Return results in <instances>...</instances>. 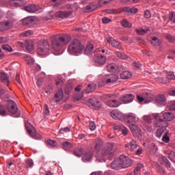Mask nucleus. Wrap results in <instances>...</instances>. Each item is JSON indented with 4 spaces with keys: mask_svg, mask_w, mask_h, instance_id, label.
<instances>
[{
    "mask_svg": "<svg viewBox=\"0 0 175 175\" xmlns=\"http://www.w3.org/2000/svg\"><path fill=\"white\" fill-rule=\"evenodd\" d=\"M51 40L52 49L54 51H56V53H59L62 46H65V44H68V43L70 42V36L66 34H57L53 36Z\"/></svg>",
    "mask_w": 175,
    "mask_h": 175,
    "instance_id": "obj_1",
    "label": "nucleus"
},
{
    "mask_svg": "<svg viewBox=\"0 0 175 175\" xmlns=\"http://www.w3.org/2000/svg\"><path fill=\"white\" fill-rule=\"evenodd\" d=\"M116 152V144L113 142H108L104 145V148L97 152L96 159L98 162H106V157L113 155Z\"/></svg>",
    "mask_w": 175,
    "mask_h": 175,
    "instance_id": "obj_2",
    "label": "nucleus"
},
{
    "mask_svg": "<svg viewBox=\"0 0 175 175\" xmlns=\"http://www.w3.org/2000/svg\"><path fill=\"white\" fill-rule=\"evenodd\" d=\"M67 50L68 54H70L71 55H79V54H81V53H83L84 46H83V44L80 40L74 39L69 44Z\"/></svg>",
    "mask_w": 175,
    "mask_h": 175,
    "instance_id": "obj_3",
    "label": "nucleus"
},
{
    "mask_svg": "<svg viewBox=\"0 0 175 175\" xmlns=\"http://www.w3.org/2000/svg\"><path fill=\"white\" fill-rule=\"evenodd\" d=\"M7 110L12 114V116H15V117H20L21 116V112L18 111V108H17V104L14 103V101L12 100H8L7 103Z\"/></svg>",
    "mask_w": 175,
    "mask_h": 175,
    "instance_id": "obj_4",
    "label": "nucleus"
},
{
    "mask_svg": "<svg viewBox=\"0 0 175 175\" xmlns=\"http://www.w3.org/2000/svg\"><path fill=\"white\" fill-rule=\"evenodd\" d=\"M40 55H46L50 51V43L47 40H44L39 42L37 49Z\"/></svg>",
    "mask_w": 175,
    "mask_h": 175,
    "instance_id": "obj_5",
    "label": "nucleus"
},
{
    "mask_svg": "<svg viewBox=\"0 0 175 175\" xmlns=\"http://www.w3.org/2000/svg\"><path fill=\"white\" fill-rule=\"evenodd\" d=\"M39 23V19L36 16H29L23 20V24L25 27H32Z\"/></svg>",
    "mask_w": 175,
    "mask_h": 175,
    "instance_id": "obj_6",
    "label": "nucleus"
},
{
    "mask_svg": "<svg viewBox=\"0 0 175 175\" xmlns=\"http://www.w3.org/2000/svg\"><path fill=\"white\" fill-rule=\"evenodd\" d=\"M119 159L120 161L122 169H126V167H129L133 163L132 159L124 155H120Z\"/></svg>",
    "mask_w": 175,
    "mask_h": 175,
    "instance_id": "obj_7",
    "label": "nucleus"
},
{
    "mask_svg": "<svg viewBox=\"0 0 175 175\" xmlns=\"http://www.w3.org/2000/svg\"><path fill=\"white\" fill-rule=\"evenodd\" d=\"M153 118L156 120L155 125L157 128H165V126H167V122L163 120V119L159 118V115L158 113H154Z\"/></svg>",
    "mask_w": 175,
    "mask_h": 175,
    "instance_id": "obj_8",
    "label": "nucleus"
},
{
    "mask_svg": "<svg viewBox=\"0 0 175 175\" xmlns=\"http://www.w3.org/2000/svg\"><path fill=\"white\" fill-rule=\"evenodd\" d=\"M62 98H64V90L59 89L55 94L54 98L50 100V103H53V102H55V103H58V102H61Z\"/></svg>",
    "mask_w": 175,
    "mask_h": 175,
    "instance_id": "obj_9",
    "label": "nucleus"
},
{
    "mask_svg": "<svg viewBox=\"0 0 175 175\" xmlns=\"http://www.w3.org/2000/svg\"><path fill=\"white\" fill-rule=\"evenodd\" d=\"M137 99L139 103H142L143 102V100H145L146 103H150V102L152 100L151 96L148 94V93H143L141 95L137 96Z\"/></svg>",
    "mask_w": 175,
    "mask_h": 175,
    "instance_id": "obj_10",
    "label": "nucleus"
},
{
    "mask_svg": "<svg viewBox=\"0 0 175 175\" xmlns=\"http://www.w3.org/2000/svg\"><path fill=\"white\" fill-rule=\"evenodd\" d=\"M89 107L94 109V110H98L102 107V103L98 101L96 99L90 98L88 102Z\"/></svg>",
    "mask_w": 175,
    "mask_h": 175,
    "instance_id": "obj_11",
    "label": "nucleus"
},
{
    "mask_svg": "<svg viewBox=\"0 0 175 175\" xmlns=\"http://www.w3.org/2000/svg\"><path fill=\"white\" fill-rule=\"evenodd\" d=\"M135 99V96L132 94H124L120 98V102L122 103H131L133 102Z\"/></svg>",
    "mask_w": 175,
    "mask_h": 175,
    "instance_id": "obj_12",
    "label": "nucleus"
},
{
    "mask_svg": "<svg viewBox=\"0 0 175 175\" xmlns=\"http://www.w3.org/2000/svg\"><path fill=\"white\" fill-rule=\"evenodd\" d=\"M117 80H118V76L113 75L109 77H106L103 79V81L106 84H114V83H117Z\"/></svg>",
    "mask_w": 175,
    "mask_h": 175,
    "instance_id": "obj_13",
    "label": "nucleus"
},
{
    "mask_svg": "<svg viewBox=\"0 0 175 175\" xmlns=\"http://www.w3.org/2000/svg\"><path fill=\"white\" fill-rule=\"evenodd\" d=\"M24 9L26 12H28L29 13H35L40 10V7L35 4H29L27 6H25Z\"/></svg>",
    "mask_w": 175,
    "mask_h": 175,
    "instance_id": "obj_14",
    "label": "nucleus"
},
{
    "mask_svg": "<svg viewBox=\"0 0 175 175\" xmlns=\"http://www.w3.org/2000/svg\"><path fill=\"white\" fill-rule=\"evenodd\" d=\"M123 120L124 122L127 124H131L132 122H136V116L133 113H126L123 116Z\"/></svg>",
    "mask_w": 175,
    "mask_h": 175,
    "instance_id": "obj_15",
    "label": "nucleus"
},
{
    "mask_svg": "<svg viewBox=\"0 0 175 175\" xmlns=\"http://www.w3.org/2000/svg\"><path fill=\"white\" fill-rule=\"evenodd\" d=\"M93 146L94 147V150L96 151H100V148H102V146H103V140L100 138H96L93 140Z\"/></svg>",
    "mask_w": 175,
    "mask_h": 175,
    "instance_id": "obj_16",
    "label": "nucleus"
},
{
    "mask_svg": "<svg viewBox=\"0 0 175 175\" xmlns=\"http://www.w3.org/2000/svg\"><path fill=\"white\" fill-rule=\"evenodd\" d=\"M121 105H122V102H121L120 99L118 100L116 99H109L107 101V105H108L109 107H118L119 106H121Z\"/></svg>",
    "mask_w": 175,
    "mask_h": 175,
    "instance_id": "obj_17",
    "label": "nucleus"
},
{
    "mask_svg": "<svg viewBox=\"0 0 175 175\" xmlns=\"http://www.w3.org/2000/svg\"><path fill=\"white\" fill-rule=\"evenodd\" d=\"M26 129L30 136L33 137V136L36 135V129L32 124H31L29 122L25 123Z\"/></svg>",
    "mask_w": 175,
    "mask_h": 175,
    "instance_id": "obj_18",
    "label": "nucleus"
},
{
    "mask_svg": "<svg viewBox=\"0 0 175 175\" xmlns=\"http://www.w3.org/2000/svg\"><path fill=\"white\" fill-rule=\"evenodd\" d=\"M107 43H109L112 47H115V49H118L120 50L122 47L121 44L117 42L113 38H107Z\"/></svg>",
    "mask_w": 175,
    "mask_h": 175,
    "instance_id": "obj_19",
    "label": "nucleus"
},
{
    "mask_svg": "<svg viewBox=\"0 0 175 175\" xmlns=\"http://www.w3.org/2000/svg\"><path fill=\"white\" fill-rule=\"evenodd\" d=\"M94 62L96 64H98V65H105V62H106V56L100 54L94 58Z\"/></svg>",
    "mask_w": 175,
    "mask_h": 175,
    "instance_id": "obj_20",
    "label": "nucleus"
},
{
    "mask_svg": "<svg viewBox=\"0 0 175 175\" xmlns=\"http://www.w3.org/2000/svg\"><path fill=\"white\" fill-rule=\"evenodd\" d=\"M72 15V12L68 11V12H64V11H60L57 12L55 14V17L57 18H66V17H69V16Z\"/></svg>",
    "mask_w": 175,
    "mask_h": 175,
    "instance_id": "obj_21",
    "label": "nucleus"
},
{
    "mask_svg": "<svg viewBox=\"0 0 175 175\" xmlns=\"http://www.w3.org/2000/svg\"><path fill=\"white\" fill-rule=\"evenodd\" d=\"M113 129L115 131H121L122 135H124V136H126V135H128V129H126V127L124 126V125L120 124V125H118V124H114L113 125Z\"/></svg>",
    "mask_w": 175,
    "mask_h": 175,
    "instance_id": "obj_22",
    "label": "nucleus"
},
{
    "mask_svg": "<svg viewBox=\"0 0 175 175\" xmlns=\"http://www.w3.org/2000/svg\"><path fill=\"white\" fill-rule=\"evenodd\" d=\"M156 103L159 105L160 106H165L166 105V98L163 94H160L157 96L156 98Z\"/></svg>",
    "mask_w": 175,
    "mask_h": 175,
    "instance_id": "obj_23",
    "label": "nucleus"
},
{
    "mask_svg": "<svg viewBox=\"0 0 175 175\" xmlns=\"http://www.w3.org/2000/svg\"><path fill=\"white\" fill-rule=\"evenodd\" d=\"M159 162L160 164L163 165V166H165L167 168L170 167V161L167 160V158L163 156H160L159 158Z\"/></svg>",
    "mask_w": 175,
    "mask_h": 175,
    "instance_id": "obj_24",
    "label": "nucleus"
},
{
    "mask_svg": "<svg viewBox=\"0 0 175 175\" xmlns=\"http://www.w3.org/2000/svg\"><path fill=\"white\" fill-rule=\"evenodd\" d=\"M111 169H115L116 170L122 169V165H121L120 157L118 159H116L111 163Z\"/></svg>",
    "mask_w": 175,
    "mask_h": 175,
    "instance_id": "obj_25",
    "label": "nucleus"
},
{
    "mask_svg": "<svg viewBox=\"0 0 175 175\" xmlns=\"http://www.w3.org/2000/svg\"><path fill=\"white\" fill-rule=\"evenodd\" d=\"M12 27V22L6 21L0 23V31H8Z\"/></svg>",
    "mask_w": 175,
    "mask_h": 175,
    "instance_id": "obj_26",
    "label": "nucleus"
},
{
    "mask_svg": "<svg viewBox=\"0 0 175 175\" xmlns=\"http://www.w3.org/2000/svg\"><path fill=\"white\" fill-rule=\"evenodd\" d=\"M122 10L124 12H125V13H127V14H129V16H131V14H136V13H137V8H129V7H124L122 8Z\"/></svg>",
    "mask_w": 175,
    "mask_h": 175,
    "instance_id": "obj_27",
    "label": "nucleus"
},
{
    "mask_svg": "<svg viewBox=\"0 0 175 175\" xmlns=\"http://www.w3.org/2000/svg\"><path fill=\"white\" fill-rule=\"evenodd\" d=\"M126 148H129L130 151H135L137 148V144L135 141H131L124 145Z\"/></svg>",
    "mask_w": 175,
    "mask_h": 175,
    "instance_id": "obj_28",
    "label": "nucleus"
},
{
    "mask_svg": "<svg viewBox=\"0 0 175 175\" xmlns=\"http://www.w3.org/2000/svg\"><path fill=\"white\" fill-rule=\"evenodd\" d=\"M163 118L165 120V121H173L174 120V114L172 112H165L162 114Z\"/></svg>",
    "mask_w": 175,
    "mask_h": 175,
    "instance_id": "obj_29",
    "label": "nucleus"
},
{
    "mask_svg": "<svg viewBox=\"0 0 175 175\" xmlns=\"http://www.w3.org/2000/svg\"><path fill=\"white\" fill-rule=\"evenodd\" d=\"M111 116L113 120H121L124 117L121 112L116 110H113L111 112Z\"/></svg>",
    "mask_w": 175,
    "mask_h": 175,
    "instance_id": "obj_30",
    "label": "nucleus"
},
{
    "mask_svg": "<svg viewBox=\"0 0 175 175\" xmlns=\"http://www.w3.org/2000/svg\"><path fill=\"white\" fill-rule=\"evenodd\" d=\"M23 59H25V62H27V64L30 66H32V65L35 64V60L30 55H23Z\"/></svg>",
    "mask_w": 175,
    "mask_h": 175,
    "instance_id": "obj_31",
    "label": "nucleus"
},
{
    "mask_svg": "<svg viewBox=\"0 0 175 175\" xmlns=\"http://www.w3.org/2000/svg\"><path fill=\"white\" fill-rule=\"evenodd\" d=\"M94 53V45L92 44H88L85 49V54L86 55H91Z\"/></svg>",
    "mask_w": 175,
    "mask_h": 175,
    "instance_id": "obj_32",
    "label": "nucleus"
},
{
    "mask_svg": "<svg viewBox=\"0 0 175 175\" xmlns=\"http://www.w3.org/2000/svg\"><path fill=\"white\" fill-rule=\"evenodd\" d=\"M0 79L2 81V83H4V84H6V85H9V77L5 72H1L0 73Z\"/></svg>",
    "mask_w": 175,
    "mask_h": 175,
    "instance_id": "obj_33",
    "label": "nucleus"
},
{
    "mask_svg": "<svg viewBox=\"0 0 175 175\" xmlns=\"http://www.w3.org/2000/svg\"><path fill=\"white\" fill-rule=\"evenodd\" d=\"M96 5L94 4V3H92L89 5H87L85 8V13H90L91 12H94L95 9H96Z\"/></svg>",
    "mask_w": 175,
    "mask_h": 175,
    "instance_id": "obj_34",
    "label": "nucleus"
},
{
    "mask_svg": "<svg viewBox=\"0 0 175 175\" xmlns=\"http://www.w3.org/2000/svg\"><path fill=\"white\" fill-rule=\"evenodd\" d=\"M62 146L65 151H70L72 150V147H73L72 143L69 142H62Z\"/></svg>",
    "mask_w": 175,
    "mask_h": 175,
    "instance_id": "obj_35",
    "label": "nucleus"
},
{
    "mask_svg": "<svg viewBox=\"0 0 175 175\" xmlns=\"http://www.w3.org/2000/svg\"><path fill=\"white\" fill-rule=\"evenodd\" d=\"M26 49L27 51H32L33 50V41L28 40L25 41Z\"/></svg>",
    "mask_w": 175,
    "mask_h": 175,
    "instance_id": "obj_36",
    "label": "nucleus"
},
{
    "mask_svg": "<svg viewBox=\"0 0 175 175\" xmlns=\"http://www.w3.org/2000/svg\"><path fill=\"white\" fill-rule=\"evenodd\" d=\"M154 114L152 116L150 115H146L143 117V120L145 121L146 124H152V119L154 118Z\"/></svg>",
    "mask_w": 175,
    "mask_h": 175,
    "instance_id": "obj_37",
    "label": "nucleus"
},
{
    "mask_svg": "<svg viewBox=\"0 0 175 175\" xmlns=\"http://www.w3.org/2000/svg\"><path fill=\"white\" fill-rule=\"evenodd\" d=\"M96 88V84L90 83L88 85L85 91L86 94H90V92H92V91H94Z\"/></svg>",
    "mask_w": 175,
    "mask_h": 175,
    "instance_id": "obj_38",
    "label": "nucleus"
},
{
    "mask_svg": "<svg viewBox=\"0 0 175 175\" xmlns=\"http://www.w3.org/2000/svg\"><path fill=\"white\" fill-rule=\"evenodd\" d=\"M120 77L123 79H131V77H132V72L124 71L120 74Z\"/></svg>",
    "mask_w": 175,
    "mask_h": 175,
    "instance_id": "obj_39",
    "label": "nucleus"
},
{
    "mask_svg": "<svg viewBox=\"0 0 175 175\" xmlns=\"http://www.w3.org/2000/svg\"><path fill=\"white\" fill-rule=\"evenodd\" d=\"M91 158H92V152H89L83 156L82 159L84 162H88V161H91Z\"/></svg>",
    "mask_w": 175,
    "mask_h": 175,
    "instance_id": "obj_40",
    "label": "nucleus"
},
{
    "mask_svg": "<svg viewBox=\"0 0 175 175\" xmlns=\"http://www.w3.org/2000/svg\"><path fill=\"white\" fill-rule=\"evenodd\" d=\"M121 24L124 28H131L132 27V23H129L126 19H123L121 21Z\"/></svg>",
    "mask_w": 175,
    "mask_h": 175,
    "instance_id": "obj_41",
    "label": "nucleus"
},
{
    "mask_svg": "<svg viewBox=\"0 0 175 175\" xmlns=\"http://www.w3.org/2000/svg\"><path fill=\"white\" fill-rule=\"evenodd\" d=\"M83 152L84 150H83V148H79L74 152V154L75 155V157H80L83 156Z\"/></svg>",
    "mask_w": 175,
    "mask_h": 175,
    "instance_id": "obj_42",
    "label": "nucleus"
},
{
    "mask_svg": "<svg viewBox=\"0 0 175 175\" xmlns=\"http://www.w3.org/2000/svg\"><path fill=\"white\" fill-rule=\"evenodd\" d=\"M0 116H8L6 108L5 107V105H2V103H0Z\"/></svg>",
    "mask_w": 175,
    "mask_h": 175,
    "instance_id": "obj_43",
    "label": "nucleus"
},
{
    "mask_svg": "<svg viewBox=\"0 0 175 175\" xmlns=\"http://www.w3.org/2000/svg\"><path fill=\"white\" fill-rule=\"evenodd\" d=\"M73 87L72 86L71 83H68L66 85V88L64 89V92L66 95H69V94L70 93V92L72 91Z\"/></svg>",
    "mask_w": 175,
    "mask_h": 175,
    "instance_id": "obj_44",
    "label": "nucleus"
},
{
    "mask_svg": "<svg viewBox=\"0 0 175 175\" xmlns=\"http://www.w3.org/2000/svg\"><path fill=\"white\" fill-rule=\"evenodd\" d=\"M129 129L131 131L132 133L134 134L135 132H137V131H139V126H137V125L136 124H130L129 125Z\"/></svg>",
    "mask_w": 175,
    "mask_h": 175,
    "instance_id": "obj_45",
    "label": "nucleus"
},
{
    "mask_svg": "<svg viewBox=\"0 0 175 175\" xmlns=\"http://www.w3.org/2000/svg\"><path fill=\"white\" fill-rule=\"evenodd\" d=\"M108 72H116V64H109L107 66Z\"/></svg>",
    "mask_w": 175,
    "mask_h": 175,
    "instance_id": "obj_46",
    "label": "nucleus"
},
{
    "mask_svg": "<svg viewBox=\"0 0 175 175\" xmlns=\"http://www.w3.org/2000/svg\"><path fill=\"white\" fill-rule=\"evenodd\" d=\"M156 81L162 83V84H167L169 83V79L163 77H157L156 78Z\"/></svg>",
    "mask_w": 175,
    "mask_h": 175,
    "instance_id": "obj_47",
    "label": "nucleus"
},
{
    "mask_svg": "<svg viewBox=\"0 0 175 175\" xmlns=\"http://www.w3.org/2000/svg\"><path fill=\"white\" fill-rule=\"evenodd\" d=\"M26 167H32L33 166V161L31 159H27L25 160Z\"/></svg>",
    "mask_w": 175,
    "mask_h": 175,
    "instance_id": "obj_48",
    "label": "nucleus"
},
{
    "mask_svg": "<svg viewBox=\"0 0 175 175\" xmlns=\"http://www.w3.org/2000/svg\"><path fill=\"white\" fill-rule=\"evenodd\" d=\"M133 135L134 137H137V139H142V137H143V134H142L140 129L135 131Z\"/></svg>",
    "mask_w": 175,
    "mask_h": 175,
    "instance_id": "obj_49",
    "label": "nucleus"
},
{
    "mask_svg": "<svg viewBox=\"0 0 175 175\" xmlns=\"http://www.w3.org/2000/svg\"><path fill=\"white\" fill-rule=\"evenodd\" d=\"M152 44H153V46H159V44H161V42L159 41V40H158V38L157 37H153L151 41Z\"/></svg>",
    "mask_w": 175,
    "mask_h": 175,
    "instance_id": "obj_50",
    "label": "nucleus"
},
{
    "mask_svg": "<svg viewBox=\"0 0 175 175\" xmlns=\"http://www.w3.org/2000/svg\"><path fill=\"white\" fill-rule=\"evenodd\" d=\"M163 132H165V129L163 128L157 129L156 133V137H158V138L161 137V136L163 135Z\"/></svg>",
    "mask_w": 175,
    "mask_h": 175,
    "instance_id": "obj_51",
    "label": "nucleus"
},
{
    "mask_svg": "<svg viewBox=\"0 0 175 175\" xmlns=\"http://www.w3.org/2000/svg\"><path fill=\"white\" fill-rule=\"evenodd\" d=\"M1 47L3 50H5V51H9V53H12V51H13V49H12L9 44H3Z\"/></svg>",
    "mask_w": 175,
    "mask_h": 175,
    "instance_id": "obj_52",
    "label": "nucleus"
},
{
    "mask_svg": "<svg viewBox=\"0 0 175 175\" xmlns=\"http://www.w3.org/2000/svg\"><path fill=\"white\" fill-rule=\"evenodd\" d=\"M137 33H138V35H145V33H147V32H148V29H136L135 30Z\"/></svg>",
    "mask_w": 175,
    "mask_h": 175,
    "instance_id": "obj_53",
    "label": "nucleus"
},
{
    "mask_svg": "<svg viewBox=\"0 0 175 175\" xmlns=\"http://www.w3.org/2000/svg\"><path fill=\"white\" fill-rule=\"evenodd\" d=\"M56 85L61 87L64 84V80L60 77H57L55 80Z\"/></svg>",
    "mask_w": 175,
    "mask_h": 175,
    "instance_id": "obj_54",
    "label": "nucleus"
},
{
    "mask_svg": "<svg viewBox=\"0 0 175 175\" xmlns=\"http://www.w3.org/2000/svg\"><path fill=\"white\" fill-rule=\"evenodd\" d=\"M167 79L168 80H174L175 79L174 72H170L167 73Z\"/></svg>",
    "mask_w": 175,
    "mask_h": 175,
    "instance_id": "obj_55",
    "label": "nucleus"
},
{
    "mask_svg": "<svg viewBox=\"0 0 175 175\" xmlns=\"http://www.w3.org/2000/svg\"><path fill=\"white\" fill-rule=\"evenodd\" d=\"M162 140L163 142H165V143H169V142H170V137H169V136H167V133H165L163 137H162Z\"/></svg>",
    "mask_w": 175,
    "mask_h": 175,
    "instance_id": "obj_56",
    "label": "nucleus"
},
{
    "mask_svg": "<svg viewBox=\"0 0 175 175\" xmlns=\"http://www.w3.org/2000/svg\"><path fill=\"white\" fill-rule=\"evenodd\" d=\"M33 33L32 30H27L21 33V36H31Z\"/></svg>",
    "mask_w": 175,
    "mask_h": 175,
    "instance_id": "obj_57",
    "label": "nucleus"
},
{
    "mask_svg": "<svg viewBox=\"0 0 175 175\" xmlns=\"http://www.w3.org/2000/svg\"><path fill=\"white\" fill-rule=\"evenodd\" d=\"M46 143L49 146H51V147H55V146H57V142L54 140L49 139Z\"/></svg>",
    "mask_w": 175,
    "mask_h": 175,
    "instance_id": "obj_58",
    "label": "nucleus"
},
{
    "mask_svg": "<svg viewBox=\"0 0 175 175\" xmlns=\"http://www.w3.org/2000/svg\"><path fill=\"white\" fill-rule=\"evenodd\" d=\"M150 148L152 150L153 153L157 152V151H158V146H157V145H155V144L152 143L150 144Z\"/></svg>",
    "mask_w": 175,
    "mask_h": 175,
    "instance_id": "obj_59",
    "label": "nucleus"
},
{
    "mask_svg": "<svg viewBox=\"0 0 175 175\" xmlns=\"http://www.w3.org/2000/svg\"><path fill=\"white\" fill-rule=\"evenodd\" d=\"M89 128L90 131H95L96 129V125L94 122H90Z\"/></svg>",
    "mask_w": 175,
    "mask_h": 175,
    "instance_id": "obj_60",
    "label": "nucleus"
},
{
    "mask_svg": "<svg viewBox=\"0 0 175 175\" xmlns=\"http://www.w3.org/2000/svg\"><path fill=\"white\" fill-rule=\"evenodd\" d=\"M144 129L146 132H149L150 133H151V132H152V126L145 125Z\"/></svg>",
    "mask_w": 175,
    "mask_h": 175,
    "instance_id": "obj_61",
    "label": "nucleus"
},
{
    "mask_svg": "<svg viewBox=\"0 0 175 175\" xmlns=\"http://www.w3.org/2000/svg\"><path fill=\"white\" fill-rule=\"evenodd\" d=\"M170 21H172V23H174V24H175V12H172L170 15Z\"/></svg>",
    "mask_w": 175,
    "mask_h": 175,
    "instance_id": "obj_62",
    "label": "nucleus"
},
{
    "mask_svg": "<svg viewBox=\"0 0 175 175\" xmlns=\"http://www.w3.org/2000/svg\"><path fill=\"white\" fill-rule=\"evenodd\" d=\"M143 167V164H141L140 165L137 166L135 170H134V174L137 175L139 174V172H140V170Z\"/></svg>",
    "mask_w": 175,
    "mask_h": 175,
    "instance_id": "obj_63",
    "label": "nucleus"
},
{
    "mask_svg": "<svg viewBox=\"0 0 175 175\" xmlns=\"http://www.w3.org/2000/svg\"><path fill=\"white\" fill-rule=\"evenodd\" d=\"M166 39H167V40H169V42H174L175 39L174 38L173 36H172V35L167 33L165 35Z\"/></svg>",
    "mask_w": 175,
    "mask_h": 175,
    "instance_id": "obj_64",
    "label": "nucleus"
}]
</instances>
